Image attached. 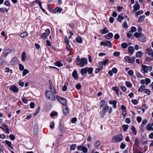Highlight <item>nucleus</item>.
<instances>
[{
    "label": "nucleus",
    "instance_id": "obj_40",
    "mask_svg": "<svg viewBox=\"0 0 153 153\" xmlns=\"http://www.w3.org/2000/svg\"><path fill=\"white\" fill-rule=\"evenodd\" d=\"M6 11L7 13L8 12V10L6 8H0V11L4 13L5 11Z\"/></svg>",
    "mask_w": 153,
    "mask_h": 153
},
{
    "label": "nucleus",
    "instance_id": "obj_21",
    "mask_svg": "<svg viewBox=\"0 0 153 153\" xmlns=\"http://www.w3.org/2000/svg\"><path fill=\"white\" fill-rule=\"evenodd\" d=\"M55 65L59 67H60L63 66L62 64L59 61H57L54 63Z\"/></svg>",
    "mask_w": 153,
    "mask_h": 153
},
{
    "label": "nucleus",
    "instance_id": "obj_4",
    "mask_svg": "<svg viewBox=\"0 0 153 153\" xmlns=\"http://www.w3.org/2000/svg\"><path fill=\"white\" fill-rule=\"evenodd\" d=\"M51 33L50 30L49 29H46L45 32L43 33L41 35V37L43 39H46L49 36Z\"/></svg>",
    "mask_w": 153,
    "mask_h": 153
},
{
    "label": "nucleus",
    "instance_id": "obj_19",
    "mask_svg": "<svg viewBox=\"0 0 153 153\" xmlns=\"http://www.w3.org/2000/svg\"><path fill=\"white\" fill-rule=\"evenodd\" d=\"M108 32L107 29L106 27H104V29L100 30V32L102 34H105Z\"/></svg>",
    "mask_w": 153,
    "mask_h": 153
},
{
    "label": "nucleus",
    "instance_id": "obj_59",
    "mask_svg": "<svg viewBox=\"0 0 153 153\" xmlns=\"http://www.w3.org/2000/svg\"><path fill=\"white\" fill-rule=\"evenodd\" d=\"M131 102L134 105H136L138 103L137 101L135 99L132 100Z\"/></svg>",
    "mask_w": 153,
    "mask_h": 153
},
{
    "label": "nucleus",
    "instance_id": "obj_23",
    "mask_svg": "<svg viewBox=\"0 0 153 153\" xmlns=\"http://www.w3.org/2000/svg\"><path fill=\"white\" fill-rule=\"evenodd\" d=\"M11 51V50L10 49H8L6 50L4 52V56L6 57L7 56L8 54L10 53Z\"/></svg>",
    "mask_w": 153,
    "mask_h": 153
},
{
    "label": "nucleus",
    "instance_id": "obj_34",
    "mask_svg": "<svg viewBox=\"0 0 153 153\" xmlns=\"http://www.w3.org/2000/svg\"><path fill=\"white\" fill-rule=\"evenodd\" d=\"M105 100H101L100 103V106L102 107L105 105Z\"/></svg>",
    "mask_w": 153,
    "mask_h": 153
},
{
    "label": "nucleus",
    "instance_id": "obj_35",
    "mask_svg": "<svg viewBox=\"0 0 153 153\" xmlns=\"http://www.w3.org/2000/svg\"><path fill=\"white\" fill-rule=\"evenodd\" d=\"M55 10L57 12L60 13L62 11V9L61 7H57L56 8Z\"/></svg>",
    "mask_w": 153,
    "mask_h": 153
},
{
    "label": "nucleus",
    "instance_id": "obj_47",
    "mask_svg": "<svg viewBox=\"0 0 153 153\" xmlns=\"http://www.w3.org/2000/svg\"><path fill=\"white\" fill-rule=\"evenodd\" d=\"M143 10H140L139 11L136 12L135 13V15L137 16L140 14H143Z\"/></svg>",
    "mask_w": 153,
    "mask_h": 153
},
{
    "label": "nucleus",
    "instance_id": "obj_18",
    "mask_svg": "<svg viewBox=\"0 0 153 153\" xmlns=\"http://www.w3.org/2000/svg\"><path fill=\"white\" fill-rule=\"evenodd\" d=\"M146 128L147 130L148 131H153V128L152 127L151 124H149L147 125L146 127Z\"/></svg>",
    "mask_w": 153,
    "mask_h": 153
},
{
    "label": "nucleus",
    "instance_id": "obj_55",
    "mask_svg": "<svg viewBox=\"0 0 153 153\" xmlns=\"http://www.w3.org/2000/svg\"><path fill=\"white\" fill-rule=\"evenodd\" d=\"M22 100L24 103L25 104L27 103L28 101L26 97L23 98H22Z\"/></svg>",
    "mask_w": 153,
    "mask_h": 153
},
{
    "label": "nucleus",
    "instance_id": "obj_51",
    "mask_svg": "<svg viewBox=\"0 0 153 153\" xmlns=\"http://www.w3.org/2000/svg\"><path fill=\"white\" fill-rule=\"evenodd\" d=\"M76 147V145L75 144H73L71 145L70 149L71 150H74Z\"/></svg>",
    "mask_w": 153,
    "mask_h": 153
},
{
    "label": "nucleus",
    "instance_id": "obj_6",
    "mask_svg": "<svg viewBox=\"0 0 153 153\" xmlns=\"http://www.w3.org/2000/svg\"><path fill=\"white\" fill-rule=\"evenodd\" d=\"M109 109V107L107 104H106L103 108L102 111L100 112V114L102 117H103L106 112Z\"/></svg>",
    "mask_w": 153,
    "mask_h": 153
},
{
    "label": "nucleus",
    "instance_id": "obj_11",
    "mask_svg": "<svg viewBox=\"0 0 153 153\" xmlns=\"http://www.w3.org/2000/svg\"><path fill=\"white\" fill-rule=\"evenodd\" d=\"M113 35L111 33H109L105 35V38L108 40L110 39L113 37Z\"/></svg>",
    "mask_w": 153,
    "mask_h": 153
},
{
    "label": "nucleus",
    "instance_id": "obj_49",
    "mask_svg": "<svg viewBox=\"0 0 153 153\" xmlns=\"http://www.w3.org/2000/svg\"><path fill=\"white\" fill-rule=\"evenodd\" d=\"M84 153H86L88 152V149L86 147L84 146L82 150Z\"/></svg>",
    "mask_w": 153,
    "mask_h": 153
},
{
    "label": "nucleus",
    "instance_id": "obj_24",
    "mask_svg": "<svg viewBox=\"0 0 153 153\" xmlns=\"http://www.w3.org/2000/svg\"><path fill=\"white\" fill-rule=\"evenodd\" d=\"M5 143L8 145V146L10 147L11 149H13V148L12 146L11 142L8 140H5Z\"/></svg>",
    "mask_w": 153,
    "mask_h": 153
},
{
    "label": "nucleus",
    "instance_id": "obj_63",
    "mask_svg": "<svg viewBox=\"0 0 153 153\" xmlns=\"http://www.w3.org/2000/svg\"><path fill=\"white\" fill-rule=\"evenodd\" d=\"M125 121L126 123H127L128 124H129V123H130L131 120H130V119L129 118H127L126 119Z\"/></svg>",
    "mask_w": 153,
    "mask_h": 153
},
{
    "label": "nucleus",
    "instance_id": "obj_13",
    "mask_svg": "<svg viewBox=\"0 0 153 153\" xmlns=\"http://www.w3.org/2000/svg\"><path fill=\"white\" fill-rule=\"evenodd\" d=\"M138 39L141 42H144L146 41V38L143 36V34L141 35Z\"/></svg>",
    "mask_w": 153,
    "mask_h": 153
},
{
    "label": "nucleus",
    "instance_id": "obj_25",
    "mask_svg": "<svg viewBox=\"0 0 153 153\" xmlns=\"http://www.w3.org/2000/svg\"><path fill=\"white\" fill-rule=\"evenodd\" d=\"M146 53L148 55L151 56L152 53V49L151 48H147L146 51Z\"/></svg>",
    "mask_w": 153,
    "mask_h": 153
},
{
    "label": "nucleus",
    "instance_id": "obj_36",
    "mask_svg": "<svg viewBox=\"0 0 153 153\" xmlns=\"http://www.w3.org/2000/svg\"><path fill=\"white\" fill-rule=\"evenodd\" d=\"M135 143L136 146H138L140 144V141L139 139L136 138L135 140Z\"/></svg>",
    "mask_w": 153,
    "mask_h": 153
},
{
    "label": "nucleus",
    "instance_id": "obj_54",
    "mask_svg": "<svg viewBox=\"0 0 153 153\" xmlns=\"http://www.w3.org/2000/svg\"><path fill=\"white\" fill-rule=\"evenodd\" d=\"M35 103L32 102L30 103V107L31 108H33L35 107Z\"/></svg>",
    "mask_w": 153,
    "mask_h": 153
},
{
    "label": "nucleus",
    "instance_id": "obj_20",
    "mask_svg": "<svg viewBox=\"0 0 153 153\" xmlns=\"http://www.w3.org/2000/svg\"><path fill=\"white\" fill-rule=\"evenodd\" d=\"M128 51L129 53L131 54H132L134 51V48L132 46H130L128 48Z\"/></svg>",
    "mask_w": 153,
    "mask_h": 153
},
{
    "label": "nucleus",
    "instance_id": "obj_3",
    "mask_svg": "<svg viewBox=\"0 0 153 153\" xmlns=\"http://www.w3.org/2000/svg\"><path fill=\"white\" fill-rule=\"evenodd\" d=\"M123 137L121 134H119L114 136L112 138L113 142H119L121 141L123 139Z\"/></svg>",
    "mask_w": 153,
    "mask_h": 153
},
{
    "label": "nucleus",
    "instance_id": "obj_38",
    "mask_svg": "<svg viewBox=\"0 0 153 153\" xmlns=\"http://www.w3.org/2000/svg\"><path fill=\"white\" fill-rule=\"evenodd\" d=\"M123 16H121L120 15H119L118 16L117 19L120 22H121V20H123Z\"/></svg>",
    "mask_w": 153,
    "mask_h": 153
},
{
    "label": "nucleus",
    "instance_id": "obj_15",
    "mask_svg": "<svg viewBox=\"0 0 153 153\" xmlns=\"http://www.w3.org/2000/svg\"><path fill=\"white\" fill-rule=\"evenodd\" d=\"M126 61L128 63H132L134 61V58H124Z\"/></svg>",
    "mask_w": 153,
    "mask_h": 153
},
{
    "label": "nucleus",
    "instance_id": "obj_28",
    "mask_svg": "<svg viewBox=\"0 0 153 153\" xmlns=\"http://www.w3.org/2000/svg\"><path fill=\"white\" fill-rule=\"evenodd\" d=\"M28 35V33L27 32H25L20 34V36L21 37L25 38Z\"/></svg>",
    "mask_w": 153,
    "mask_h": 153
},
{
    "label": "nucleus",
    "instance_id": "obj_39",
    "mask_svg": "<svg viewBox=\"0 0 153 153\" xmlns=\"http://www.w3.org/2000/svg\"><path fill=\"white\" fill-rule=\"evenodd\" d=\"M126 86L128 87H131L132 86L131 83L129 82L126 81Z\"/></svg>",
    "mask_w": 153,
    "mask_h": 153
},
{
    "label": "nucleus",
    "instance_id": "obj_2",
    "mask_svg": "<svg viewBox=\"0 0 153 153\" xmlns=\"http://www.w3.org/2000/svg\"><path fill=\"white\" fill-rule=\"evenodd\" d=\"M52 93L48 90H46L45 92L46 97L48 99L51 100H54L55 99V97Z\"/></svg>",
    "mask_w": 153,
    "mask_h": 153
},
{
    "label": "nucleus",
    "instance_id": "obj_60",
    "mask_svg": "<svg viewBox=\"0 0 153 153\" xmlns=\"http://www.w3.org/2000/svg\"><path fill=\"white\" fill-rule=\"evenodd\" d=\"M113 72L114 74H116L117 73V69L115 68H112V70L111 71Z\"/></svg>",
    "mask_w": 153,
    "mask_h": 153
},
{
    "label": "nucleus",
    "instance_id": "obj_50",
    "mask_svg": "<svg viewBox=\"0 0 153 153\" xmlns=\"http://www.w3.org/2000/svg\"><path fill=\"white\" fill-rule=\"evenodd\" d=\"M120 55V52H115L114 53L113 55L114 56L118 57Z\"/></svg>",
    "mask_w": 153,
    "mask_h": 153
},
{
    "label": "nucleus",
    "instance_id": "obj_32",
    "mask_svg": "<svg viewBox=\"0 0 153 153\" xmlns=\"http://www.w3.org/2000/svg\"><path fill=\"white\" fill-rule=\"evenodd\" d=\"M139 17L140 18L138 20V22L139 23H140L144 19L145 16H140Z\"/></svg>",
    "mask_w": 153,
    "mask_h": 153
},
{
    "label": "nucleus",
    "instance_id": "obj_61",
    "mask_svg": "<svg viewBox=\"0 0 153 153\" xmlns=\"http://www.w3.org/2000/svg\"><path fill=\"white\" fill-rule=\"evenodd\" d=\"M137 29L136 27H132L131 29V31L132 32H135L136 31Z\"/></svg>",
    "mask_w": 153,
    "mask_h": 153
},
{
    "label": "nucleus",
    "instance_id": "obj_41",
    "mask_svg": "<svg viewBox=\"0 0 153 153\" xmlns=\"http://www.w3.org/2000/svg\"><path fill=\"white\" fill-rule=\"evenodd\" d=\"M121 46L123 48H126L128 46V45L126 43H123L121 44Z\"/></svg>",
    "mask_w": 153,
    "mask_h": 153
},
{
    "label": "nucleus",
    "instance_id": "obj_58",
    "mask_svg": "<svg viewBox=\"0 0 153 153\" xmlns=\"http://www.w3.org/2000/svg\"><path fill=\"white\" fill-rule=\"evenodd\" d=\"M120 37L118 33L116 34L114 36V38L116 39H119Z\"/></svg>",
    "mask_w": 153,
    "mask_h": 153
},
{
    "label": "nucleus",
    "instance_id": "obj_22",
    "mask_svg": "<svg viewBox=\"0 0 153 153\" xmlns=\"http://www.w3.org/2000/svg\"><path fill=\"white\" fill-rule=\"evenodd\" d=\"M112 46V44L109 41H105V46H107L111 48Z\"/></svg>",
    "mask_w": 153,
    "mask_h": 153
},
{
    "label": "nucleus",
    "instance_id": "obj_31",
    "mask_svg": "<svg viewBox=\"0 0 153 153\" xmlns=\"http://www.w3.org/2000/svg\"><path fill=\"white\" fill-rule=\"evenodd\" d=\"M100 142L99 140H97L94 143L95 146L97 148L100 145Z\"/></svg>",
    "mask_w": 153,
    "mask_h": 153
},
{
    "label": "nucleus",
    "instance_id": "obj_57",
    "mask_svg": "<svg viewBox=\"0 0 153 153\" xmlns=\"http://www.w3.org/2000/svg\"><path fill=\"white\" fill-rule=\"evenodd\" d=\"M123 27L124 28H127L128 27V25L126 22H124L123 25Z\"/></svg>",
    "mask_w": 153,
    "mask_h": 153
},
{
    "label": "nucleus",
    "instance_id": "obj_52",
    "mask_svg": "<svg viewBox=\"0 0 153 153\" xmlns=\"http://www.w3.org/2000/svg\"><path fill=\"white\" fill-rule=\"evenodd\" d=\"M145 80L146 82V85H147L148 83H150L151 82L150 79L148 78H146Z\"/></svg>",
    "mask_w": 153,
    "mask_h": 153
},
{
    "label": "nucleus",
    "instance_id": "obj_9",
    "mask_svg": "<svg viewBox=\"0 0 153 153\" xmlns=\"http://www.w3.org/2000/svg\"><path fill=\"white\" fill-rule=\"evenodd\" d=\"M49 82L50 84V89L51 91L53 94H56V91L53 85L52 82L50 81Z\"/></svg>",
    "mask_w": 153,
    "mask_h": 153
},
{
    "label": "nucleus",
    "instance_id": "obj_46",
    "mask_svg": "<svg viewBox=\"0 0 153 153\" xmlns=\"http://www.w3.org/2000/svg\"><path fill=\"white\" fill-rule=\"evenodd\" d=\"M128 74H129L130 76H132L134 74V72L133 70H129L128 72Z\"/></svg>",
    "mask_w": 153,
    "mask_h": 153
},
{
    "label": "nucleus",
    "instance_id": "obj_27",
    "mask_svg": "<svg viewBox=\"0 0 153 153\" xmlns=\"http://www.w3.org/2000/svg\"><path fill=\"white\" fill-rule=\"evenodd\" d=\"M145 88V86L144 85H142L139 88L138 91H142Z\"/></svg>",
    "mask_w": 153,
    "mask_h": 153
},
{
    "label": "nucleus",
    "instance_id": "obj_16",
    "mask_svg": "<svg viewBox=\"0 0 153 153\" xmlns=\"http://www.w3.org/2000/svg\"><path fill=\"white\" fill-rule=\"evenodd\" d=\"M133 7L134 9L137 10L140 9V6L139 3L137 1L136 2L135 4L134 5Z\"/></svg>",
    "mask_w": 153,
    "mask_h": 153
},
{
    "label": "nucleus",
    "instance_id": "obj_12",
    "mask_svg": "<svg viewBox=\"0 0 153 153\" xmlns=\"http://www.w3.org/2000/svg\"><path fill=\"white\" fill-rule=\"evenodd\" d=\"M72 76L75 79H76L78 78V74L77 71L76 70H74L73 71L72 74Z\"/></svg>",
    "mask_w": 153,
    "mask_h": 153
},
{
    "label": "nucleus",
    "instance_id": "obj_53",
    "mask_svg": "<svg viewBox=\"0 0 153 153\" xmlns=\"http://www.w3.org/2000/svg\"><path fill=\"white\" fill-rule=\"evenodd\" d=\"M19 70L21 71H22L24 69V66L21 64H20L19 65Z\"/></svg>",
    "mask_w": 153,
    "mask_h": 153
},
{
    "label": "nucleus",
    "instance_id": "obj_10",
    "mask_svg": "<svg viewBox=\"0 0 153 153\" xmlns=\"http://www.w3.org/2000/svg\"><path fill=\"white\" fill-rule=\"evenodd\" d=\"M63 113L65 115H67L68 114V107L66 105L63 106Z\"/></svg>",
    "mask_w": 153,
    "mask_h": 153
},
{
    "label": "nucleus",
    "instance_id": "obj_29",
    "mask_svg": "<svg viewBox=\"0 0 153 153\" xmlns=\"http://www.w3.org/2000/svg\"><path fill=\"white\" fill-rule=\"evenodd\" d=\"M123 130L124 131H126L128 128L129 126L128 125H123Z\"/></svg>",
    "mask_w": 153,
    "mask_h": 153
},
{
    "label": "nucleus",
    "instance_id": "obj_62",
    "mask_svg": "<svg viewBox=\"0 0 153 153\" xmlns=\"http://www.w3.org/2000/svg\"><path fill=\"white\" fill-rule=\"evenodd\" d=\"M108 59H106L105 61L102 62V64L103 65H106V63L108 62Z\"/></svg>",
    "mask_w": 153,
    "mask_h": 153
},
{
    "label": "nucleus",
    "instance_id": "obj_17",
    "mask_svg": "<svg viewBox=\"0 0 153 153\" xmlns=\"http://www.w3.org/2000/svg\"><path fill=\"white\" fill-rule=\"evenodd\" d=\"M76 42L79 43H81L82 42V39L80 36H78L76 39Z\"/></svg>",
    "mask_w": 153,
    "mask_h": 153
},
{
    "label": "nucleus",
    "instance_id": "obj_14",
    "mask_svg": "<svg viewBox=\"0 0 153 153\" xmlns=\"http://www.w3.org/2000/svg\"><path fill=\"white\" fill-rule=\"evenodd\" d=\"M88 72V67L82 68L80 71V73L82 74H85L87 73Z\"/></svg>",
    "mask_w": 153,
    "mask_h": 153
},
{
    "label": "nucleus",
    "instance_id": "obj_48",
    "mask_svg": "<svg viewBox=\"0 0 153 153\" xmlns=\"http://www.w3.org/2000/svg\"><path fill=\"white\" fill-rule=\"evenodd\" d=\"M141 52L139 51L136 53V56L137 57H140L141 56Z\"/></svg>",
    "mask_w": 153,
    "mask_h": 153
},
{
    "label": "nucleus",
    "instance_id": "obj_33",
    "mask_svg": "<svg viewBox=\"0 0 153 153\" xmlns=\"http://www.w3.org/2000/svg\"><path fill=\"white\" fill-rule=\"evenodd\" d=\"M93 71V68H89L88 69V72L89 74H91Z\"/></svg>",
    "mask_w": 153,
    "mask_h": 153
},
{
    "label": "nucleus",
    "instance_id": "obj_43",
    "mask_svg": "<svg viewBox=\"0 0 153 153\" xmlns=\"http://www.w3.org/2000/svg\"><path fill=\"white\" fill-rule=\"evenodd\" d=\"M99 66V67L100 69L101 70H102L103 68V64H102V62H100L98 63Z\"/></svg>",
    "mask_w": 153,
    "mask_h": 153
},
{
    "label": "nucleus",
    "instance_id": "obj_45",
    "mask_svg": "<svg viewBox=\"0 0 153 153\" xmlns=\"http://www.w3.org/2000/svg\"><path fill=\"white\" fill-rule=\"evenodd\" d=\"M9 136L10 139L12 140H14L15 139V136L13 134H11Z\"/></svg>",
    "mask_w": 153,
    "mask_h": 153
},
{
    "label": "nucleus",
    "instance_id": "obj_8",
    "mask_svg": "<svg viewBox=\"0 0 153 153\" xmlns=\"http://www.w3.org/2000/svg\"><path fill=\"white\" fill-rule=\"evenodd\" d=\"M10 89L13 92L17 93L19 91V88L15 85L11 86L10 88Z\"/></svg>",
    "mask_w": 153,
    "mask_h": 153
},
{
    "label": "nucleus",
    "instance_id": "obj_42",
    "mask_svg": "<svg viewBox=\"0 0 153 153\" xmlns=\"http://www.w3.org/2000/svg\"><path fill=\"white\" fill-rule=\"evenodd\" d=\"M28 73H29V71L27 69H25L24 70L23 72V76H25Z\"/></svg>",
    "mask_w": 153,
    "mask_h": 153
},
{
    "label": "nucleus",
    "instance_id": "obj_1",
    "mask_svg": "<svg viewBox=\"0 0 153 153\" xmlns=\"http://www.w3.org/2000/svg\"><path fill=\"white\" fill-rule=\"evenodd\" d=\"M76 62L77 65L82 67L87 64V60L85 58H76Z\"/></svg>",
    "mask_w": 153,
    "mask_h": 153
},
{
    "label": "nucleus",
    "instance_id": "obj_64",
    "mask_svg": "<svg viewBox=\"0 0 153 153\" xmlns=\"http://www.w3.org/2000/svg\"><path fill=\"white\" fill-rule=\"evenodd\" d=\"M145 93L147 94L148 95H149L150 93V90L148 89H146L145 90Z\"/></svg>",
    "mask_w": 153,
    "mask_h": 153
},
{
    "label": "nucleus",
    "instance_id": "obj_30",
    "mask_svg": "<svg viewBox=\"0 0 153 153\" xmlns=\"http://www.w3.org/2000/svg\"><path fill=\"white\" fill-rule=\"evenodd\" d=\"M141 34V33H140L135 32L134 34V36L136 38H139Z\"/></svg>",
    "mask_w": 153,
    "mask_h": 153
},
{
    "label": "nucleus",
    "instance_id": "obj_37",
    "mask_svg": "<svg viewBox=\"0 0 153 153\" xmlns=\"http://www.w3.org/2000/svg\"><path fill=\"white\" fill-rule=\"evenodd\" d=\"M57 115L58 113L57 112L55 111L53 112H52L50 114V116L51 117H53L55 116H57Z\"/></svg>",
    "mask_w": 153,
    "mask_h": 153
},
{
    "label": "nucleus",
    "instance_id": "obj_44",
    "mask_svg": "<svg viewBox=\"0 0 153 153\" xmlns=\"http://www.w3.org/2000/svg\"><path fill=\"white\" fill-rule=\"evenodd\" d=\"M126 147V144L123 143H121L120 146V148L122 149H124Z\"/></svg>",
    "mask_w": 153,
    "mask_h": 153
},
{
    "label": "nucleus",
    "instance_id": "obj_5",
    "mask_svg": "<svg viewBox=\"0 0 153 153\" xmlns=\"http://www.w3.org/2000/svg\"><path fill=\"white\" fill-rule=\"evenodd\" d=\"M152 67L151 66H148L144 65H142V68L144 71L143 74L148 72V71H151L152 69Z\"/></svg>",
    "mask_w": 153,
    "mask_h": 153
},
{
    "label": "nucleus",
    "instance_id": "obj_26",
    "mask_svg": "<svg viewBox=\"0 0 153 153\" xmlns=\"http://www.w3.org/2000/svg\"><path fill=\"white\" fill-rule=\"evenodd\" d=\"M131 129L133 131L134 135H136L137 134V131L135 127L134 126H132L131 127Z\"/></svg>",
    "mask_w": 153,
    "mask_h": 153
},
{
    "label": "nucleus",
    "instance_id": "obj_56",
    "mask_svg": "<svg viewBox=\"0 0 153 153\" xmlns=\"http://www.w3.org/2000/svg\"><path fill=\"white\" fill-rule=\"evenodd\" d=\"M76 87L77 89L79 90L81 88V86L80 84L78 83L76 85Z\"/></svg>",
    "mask_w": 153,
    "mask_h": 153
},
{
    "label": "nucleus",
    "instance_id": "obj_7",
    "mask_svg": "<svg viewBox=\"0 0 153 153\" xmlns=\"http://www.w3.org/2000/svg\"><path fill=\"white\" fill-rule=\"evenodd\" d=\"M56 97L58 101L62 103L64 106L66 105L67 104V101L65 98L59 97L58 96H57Z\"/></svg>",
    "mask_w": 153,
    "mask_h": 153
}]
</instances>
